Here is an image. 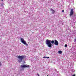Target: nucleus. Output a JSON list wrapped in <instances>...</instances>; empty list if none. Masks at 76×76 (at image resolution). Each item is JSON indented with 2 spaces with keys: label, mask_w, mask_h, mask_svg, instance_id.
<instances>
[{
  "label": "nucleus",
  "mask_w": 76,
  "mask_h": 76,
  "mask_svg": "<svg viewBox=\"0 0 76 76\" xmlns=\"http://www.w3.org/2000/svg\"><path fill=\"white\" fill-rule=\"evenodd\" d=\"M18 58H19L18 59V61L19 62H21L22 61V60H24L25 58H26V56L25 55H22L21 56H17Z\"/></svg>",
  "instance_id": "obj_1"
},
{
  "label": "nucleus",
  "mask_w": 76,
  "mask_h": 76,
  "mask_svg": "<svg viewBox=\"0 0 76 76\" xmlns=\"http://www.w3.org/2000/svg\"><path fill=\"white\" fill-rule=\"evenodd\" d=\"M47 58H49V57H47Z\"/></svg>",
  "instance_id": "obj_16"
},
{
  "label": "nucleus",
  "mask_w": 76,
  "mask_h": 76,
  "mask_svg": "<svg viewBox=\"0 0 76 76\" xmlns=\"http://www.w3.org/2000/svg\"><path fill=\"white\" fill-rule=\"evenodd\" d=\"M55 43L54 44L55 45H58V42L56 39L54 40Z\"/></svg>",
  "instance_id": "obj_5"
},
{
  "label": "nucleus",
  "mask_w": 76,
  "mask_h": 76,
  "mask_svg": "<svg viewBox=\"0 0 76 76\" xmlns=\"http://www.w3.org/2000/svg\"><path fill=\"white\" fill-rule=\"evenodd\" d=\"M2 1H3V0H1Z\"/></svg>",
  "instance_id": "obj_17"
},
{
  "label": "nucleus",
  "mask_w": 76,
  "mask_h": 76,
  "mask_svg": "<svg viewBox=\"0 0 76 76\" xmlns=\"http://www.w3.org/2000/svg\"><path fill=\"white\" fill-rule=\"evenodd\" d=\"M30 66L29 65H21V67L22 68H25V67H29Z\"/></svg>",
  "instance_id": "obj_4"
},
{
  "label": "nucleus",
  "mask_w": 76,
  "mask_h": 76,
  "mask_svg": "<svg viewBox=\"0 0 76 76\" xmlns=\"http://www.w3.org/2000/svg\"><path fill=\"white\" fill-rule=\"evenodd\" d=\"M47 76H48V75H47Z\"/></svg>",
  "instance_id": "obj_20"
},
{
  "label": "nucleus",
  "mask_w": 76,
  "mask_h": 76,
  "mask_svg": "<svg viewBox=\"0 0 76 76\" xmlns=\"http://www.w3.org/2000/svg\"><path fill=\"white\" fill-rule=\"evenodd\" d=\"M76 76V75H75V74H74L72 75V76Z\"/></svg>",
  "instance_id": "obj_14"
},
{
  "label": "nucleus",
  "mask_w": 76,
  "mask_h": 76,
  "mask_svg": "<svg viewBox=\"0 0 76 76\" xmlns=\"http://www.w3.org/2000/svg\"><path fill=\"white\" fill-rule=\"evenodd\" d=\"M50 10L52 11V14H54V12H55V11H54V10H53V9H51Z\"/></svg>",
  "instance_id": "obj_7"
},
{
  "label": "nucleus",
  "mask_w": 76,
  "mask_h": 76,
  "mask_svg": "<svg viewBox=\"0 0 76 76\" xmlns=\"http://www.w3.org/2000/svg\"><path fill=\"white\" fill-rule=\"evenodd\" d=\"M51 44H54V40H52L51 41Z\"/></svg>",
  "instance_id": "obj_9"
},
{
  "label": "nucleus",
  "mask_w": 76,
  "mask_h": 76,
  "mask_svg": "<svg viewBox=\"0 0 76 76\" xmlns=\"http://www.w3.org/2000/svg\"><path fill=\"white\" fill-rule=\"evenodd\" d=\"M59 54H61L62 53V51L61 50H59L58 51Z\"/></svg>",
  "instance_id": "obj_8"
},
{
  "label": "nucleus",
  "mask_w": 76,
  "mask_h": 76,
  "mask_svg": "<svg viewBox=\"0 0 76 76\" xmlns=\"http://www.w3.org/2000/svg\"><path fill=\"white\" fill-rule=\"evenodd\" d=\"M0 66H1V63L0 62Z\"/></svg>",
  "instance_id": "obj_13"
},
{
  "label": "nucleus",
  "mask_w": 76,
  "mask_h": 76,
  "mask_svg": "<svg viewBox=\"0 0 76 76\" xmlns=\"http://www.w3.org/2000/svg\"><path fill=\"white\" fill-rule=\"evenodd\" d=\"M45 43L48 47H51V46L53 45L51 43V40L47 39L45 41Z\"/></svg>",
  "instance_id": "obj_2"
},
{
  "label": "nucleus",
  "mask_w": 76,
  "mask_h": 76,
  "mask_svg": "<svg viewBox=\"0 0 76 76\" xmlns=\"http://www.w3.org/2000/svg\"><path fill=\"white\" fill-rule=\"evenodd\" d=\"M43 58H45V56Z\"/></svg>",
  "instance_id": "obj_18"
},
{
  "label": "nucleus",
  "mask_w": 76,
  "mask_h": 76,
  "mask_svg": "<svg viewBox=\"0 0 76 76\" xmlns=\"http://www.w3.org/2000/svg\"><path fill=\"white\" fill-rule=\"evenodd\" d=\"M45 58H47V57H45Z\"/></svg>",
  "instance_id": "obj_19"
},
{
  "label": "nucleus",
  "mask_w": 76,
  "mask_h": 76,
  "mask_svg": "<svg viewBox=\"0 0 76 76\" xmlns=\"http://www.w3.org/2000/svg\"><path fill=\"white\" fill-rule=\"evenodd\" d=\"M62 12H64V10H63L62 11Z\"/></svg>",
  "instance_id": "obj_15"
},
{
  "label": "nucleus",
  "mask_w": 76,
  "mask_h": 76,
  "mask_svg": "<svg viewBox=\"0 0 76 76\" xmlns=\"http://www.w3.org/2000/svg\"><path fill=\"white\" fill-rule=\"evenodd\" d=\"M20 40L21 42H22L23 44L25 45H26L27 47H28V43H26V41L24 40V39H23V38L22 37H20Z\"/></svg>",
  "instance_id": "obj_3"
},
{
  "label": "nucleus",
  "mask_w": 76,
  "mask_h": 76,
  "mask_svg": "<svg viewBox=\"0 0 76 76\" xmlns=\"http://www.w3.org/2000/svg\"><path fill=\"white\" fill-rule=\"evenodd\" d=\"M65 47H67V44L65 45Z\"/></svg>",
  "instance_id": "obj_11"
},
{
  "label": "nucleus",
  "mask_w": 76,
  "mask_h": 76,
  "mask_svg": "<svg viewBox=\"0 0 76 76\" xmlns=\"http://www.w3.org/2000/svg\"><path fill=\"white\" fill-rule=\"evenodd\" d=\"M73 15V9H71V12H70V16H71L72 15Z\"/></svg>",
  "instance_id": "obj_6"
},
{
  "label": "nucleus",
  "mask_w": 76,
  "mask_h": 76,
  "mask_svg": "<svg viewBox=\"0 0 76 76\" xmlns=\"http://www.w3.org/2000/svg\"><path fill=\"white\" fill-rule=\"evenodd\" d=\"M3 5H4V4H1V6H2V7H4Z\"/></svg>",
  "instance_id": "obj_10"
},
{
  "label": "nucleus",
  "mask_w": 76,
  "mask_h": 76,
  "mask_svg": "<svg viewBox=\"0 0 76 76\" xmlns=\"http://www.w3.org/2000/svg\"><path fill=\"white\" fill-rule=\"evenodd\" d=\"M37 75L38 76H39V74L38 73H37Z\"/></svg>",
  "instance_id": "obj_12"
}]
</instances>
